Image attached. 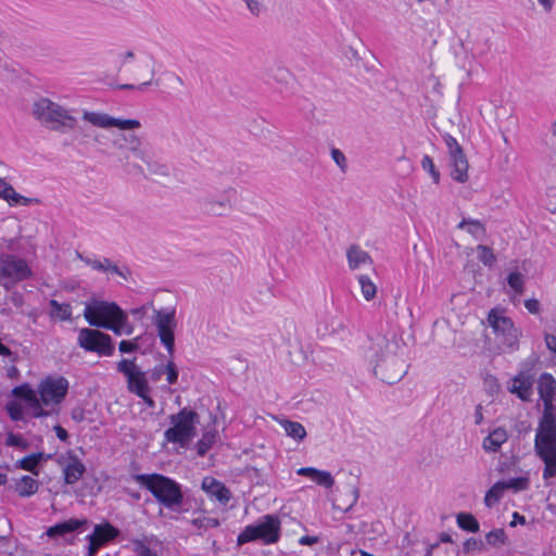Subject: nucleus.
<instances>
[{"instance_id":"nucleus-22","label":"nucleus","mask_w":556,"mask_h":556,"mask_svg":"<svg viewBox=\"0 0 556 556\" xmlns=\"http://www.w3.org/2000/svg\"><path fill=\"white\" fill-rule=\"evenodd\" d=\"M448 165L451 167V177L460 184H464L468 180V160L463 152L459 154H453L448 156Z\"/></svg>"},{"instance_id":"nucleus-5","label":"nucleus","mask_w":556,"mask_h":556,"mask_svg":"<svg viewBox=\"0 0 556 556\" xmlns=\"http://www.w3.org/2000/svg\"><path fill=\"white\" fill-rule=\"evenodd\" d=\"M280 538V520L275 515H264L255 523L247 526L238 535L237 543L243 545L260 540L264 544L278 542Z\"/></svg>"},{"instance_id":"nucleus-47","label":"nucleus","mask_w":556,"mask_h":556,"mask_svg":"<svg viewBox=\"0 0 556 556\" xmlns=\"http://www.w3.org/2000/svg\"><path fill=\"white\" fill-rule=\"evenodd\" d=\"M442 138L447 148L448 156L457 153L459 154L460 152L464 151L462 146L457 142V140L450 134H444Z\"/></svg>"},{"instance_id":"nucleus-32","label":"nucleus","mask_w":556,"mask_h":556,"mask_svg":"<svg viewBox=\"0 0 556 556\" xmlns=\"http://www.w3.org/2000/svg\"><path fill=\"white\" fill-rule=\"evenodd\" d=\"M204 205L208 213L217 216L225 214L231 207L230 201L226 198L222 200L205 199Z\"/></svg>"},{"instance_id":"nucleus-64","label":"nucleus","mask_w":556,"mask_h":556,"mask_svg":"<svg viewBox=\"0 0 556 556\" xmlns=\"http://www.w3.org/2000/svg\"><path fill=\"white\" fill-rule=\"evenodd\" d=\"M545 343L547 349L556 354V336L555 334H545Z\"/></svg>"},{"instance_id":"nucleus-62","label":"nucleus","mask_w":556,"mask_h":556,"mask_svg":"<svg viewBox=\"0 0 556 556\" xmlns=\"http://www.w3.org/2000/svg\"><path fill=\"white\" fill-rule=\"evenodd\" d=\"M125 167L128 173L140 174V175L144 174L143 167L141 165L135 164V163H129L128 156L125 157Z\"/></svg>"},{"instance_id":"nucleus-43","label":"nucleus","mask_w":556,"mask_h":556,"mask_svg":"<svg viewBox=\"0 0 556 556\" xmlns=\"http://www.w3.org/2000/svg\"><path fill=\"white\" fill-rule=\"evenodd\" d=\"M421 167L430 174L435 184L440 181V172L435 168L433 160L429 155H424L421 160Z\"/></svg>"},{"instance_id":"nucleus-27","label":"nucleus","mask_w":556,"mask_h":556,"mask_svg":"<svg viewBox=\"0 0 556 556\" xmlns=\"http://www.w3.org/2000/svg\"><path fill=\"white\" fill-rule=\"evenodd\" d=\"M51 454H45L42 452L33 453L27 455L21 459H18L15 464L16 468L30 471L34 475H38L37 467L39 463L43 459H50Z\"/></svg>"},{"instance_id":"nucleus-25","label":"nucleus","mask_w":556,"mask_h":556,"mask_svg":"<svg viewBox=\"0 0 556 556\" xmlns=\"http://www.w3.org/2000/svg\"><path fill=\"white\" fill-rule=\"evenodd\" d=\"M88 523L87 519H68L66 521L56 523L52 527H50L47 530V535L50 538H58L63 536L66 533L74 532L75 530L79 529L81 526H85Z\"/></svg>"},{"instance_id":"nucleus-26","label":"nucleus","mask_w":556,"mask_h":556,"mask_svg":"<svg viewBox=\"0 0 556 556\" xmlns=\"http://www.w3.org/2000/svg\"><path fill=\"white\" fill-rule=\"evenodd\" d=\"M536 455L543 460V478L545 480L556 477V447L535 451Z\"/></svg>"},{"instance_id":"nucleus-31","label":"nucleus","mask_w":556,"mask_h":556,"mask_svg":"<svg viewBox=\"0 0 556 556\" xmlns=\"http://www.w3.org/2000/svg\"><path fill=\"white\" fill-rule=\"evenodd\" d=\"M50 317L60 320L72 319V306L68 303H59L56 300H50Z\"/></svg>"},{"instance_id":"nucleus-13","label":"nucleus","mask_w":556,"mask_h":556,"mask_svg":"<svg viewBox=\"0 0 556 556\" xmlns=\"http://www.w3.org/2000/svg\"><path fill=\"white\" fill-rule=\"evenodd\" d=\"M556 447V415L554 410H544L534 440V450Z\"/></svg>"},{"instance_id":"nucleus-12","label":"nucleus","mask_w":556,"mask_h":556,"mask_svg":"<svg viewBox=\"0 0 556 556\" xmlns=\"http://www.w3.org/2000/svg\"><path fill=\"white\" fill-rule=\"evenodd\" d=\"M68 381L64 377H47L38 386V393L43 405H59L66 396Z\"/></svg>"},{"instance_id":"nucleus-28","label":"nucleus","mask_w":556,"mask_h":556,"mask_svg":"<svg viewBox=\"0 0 556 556\" xmlns=\"http://www.w3.org/2000/svg\"><path fill=\"white\" fill-rule=\"evenodd\" d=\"M39 483L30 476H23L15 484V491L21 497H29L38 492Z\"/></svg>"},{"instance_id":"nucleus-61","label":"nucleus","mask_w":556,"mask_h":556,"mask_svg":"<svg viewBox=\"0 0 556 556\" xmlns=\"http://www.w3.org/2000/svg\"><path fill=\"white\" fill-rule=\"evenodd\" d=\"M0 355L9 357L12 363H16L18 361V355L16 353L12 352L1 341H0Z\"/></svg>"},{"instance_id":"nucleus-35","label":"nucleus","mask_w":556,"mask_h":556,"mask_svg":"<svg viewBox=\"0 0 556 556\" xmlns=\"http://www.w3.org/2000/svg\"><path fill=\"white\" fill-rule=\"evenodd\" d=\"M477 252H478V260L484 265V266H488V267H491L495 264L496 262V256L495 254L493 253L492 249L488 245H483V244H479L477 247Z\"/></svg>"},{"instance_id":"nucleus-34","label":"nucleus","mask_w":556,"mask_h":556,"mask_svg":"<svg viewBox=\"0 0 556 556\" xmlns=\"http://www.w3.org/2000/svg\"><path fill=\"white\" fill-rule=\"evenodd\" d=\"M357 279L364 299L366 301L374 300L377 294L376 283L367 275H359Z\"/></svg>"},{"instance_id":"nucleus-46","label":"nucleus","mask_w":556,"mask_h":556,"mask_svg":"<svg viewBox=\"0 0 556 556\" xmlns=\"http://www.w3.org/2000/svg\"><path fill=\"white\" fill-rule=\"evenodd\" d=\"M134 551L137 556H161L156 551L151 549L143 541H134Z\"/></svg>"},{"instance_id":"nucleus-38","label":"nucleus","mask_w":556,"mask_h":556,"mask_svg":"<svg viewBox=\"0 0 556 556\" xmlns=\"http://www.w3.org/2000/svg\"><path fill=\"white\" fill-rule=\"evenodd\" d=\"M485 541L491 546H500L506 543L507 536L503 529H494L486 533Z\"/></svg>"},{"instance_id":"nucleus-6","label":"nucleus","mask_w":556,"mask_h":556,"mask_svg":"<svg viewBox=\"0 0 556 556\" xmlns=\"http://www.w3.org/2000/svg\"><path fill=\"white\" fill-rule=\"evenodd\" d=\"M33 270L24 258L9 253H0V286L5 290L33 277Z\"/></svg>"},{"instance_id":"nucleus-19","label":"nucleus","mask_w":556,"mask_h":556,"mask_svg":"<svg viewBox=\"0 0 556 556\" xmlns=\"http://www.w3.org/2000/svg\"><path fill=\"white\" fill-rule=\"evenodd\" d=\"M142 141L134 132H118L112 140V146L117 150H129L136 157H143L144 151L141 149Z\"/></svg>"},{"instance_id":"nucleus-20","label":"nucleus","mask_w":556,"mask_h":556,"mask_svg":"<svg viewBox=\"0 0 556 556\" xmlns=\"http://www.w3.org/2000/svg\"><path fill=\"white\" fill-rule=\"evenodd\" d=\"M77 257L86 265L98 271H111L121 276L125 280H127V275H130V270L127 267L121 269L108 257H104L102 261H100L84 256L80 253L77 254Z\"/></svg>"},{"instance_id":"nucleus-58","label":"nucleus","mask_w":556,"mask_h":556,"mask_svg":"<svg viewBox=\"0 0 556 556\" xmlns=\"http://www.w3.org/2000/svg\"><path fill=\"white\" fill-rule=\"evenodd\" d=\"M245 3H247V7L249 9V11L253 14V15H260V13L262 12V9H263V4L261 1L258 0H243Z\"/></svg>"},{"instance_id":"nucleus-23","label":"nucleus","mask_w":556,"mask_h":556,"mask_svg":"<svg viewBox=\"0 0 556 556\" xmlns=\"http://www.w3.org/2000/svg\"><path fill=\"white\" fill-rule=\"evenodd\" d=\"M349 267L352 270L358 269L363 265L372 264L369 253L359 245L353 244L346 250Z\"/></svg>"},{"instance_id":"nucleus-45","label":"nucleus","mask_w":556,"mask_h":556,"mask_svg":"<svg viewBox=\"0 0 556 556\" xmlns=\"http://www.w3.org/2000/svg\"><path fill=\"white\" fill-rule=\"evenodd\" d=\"M7 446H14L21 450H26L29 446V443L24 440L21 435L15 434L13 432H9L5 439Z\"/></svg>"},{"instance_id":"nucleus-30","label":"nucleus","mask_w":556,"mask_h":556,"mask_svg":"<svg viewBox=\"0 0 556 556\" xmlns=\"http://www.w3.org/2000/svg\"><path fill=\"white\" fill-rule=\"evenodd\" d=\"M465 227H467V231L476 239H482L485 236V227L478 219L463 218L457 225V228L464 229Z\"/></svg>"},{"instance_id":"nucleus-57","label":"nucleus","mask_w":556,"mask_h":556,"mask_svg":"<svg viewBox=\"0 0 556 556\" xmlns=\"http://www.w3.org/2000/svg\"><path fill=\"white\" fill-rule=\"evenodd\" d=\"M118 321H121L123 327V332L126 336H130L134 332V326L130 324L127 314L123 311L118 316Z\"/></svg>"},{"instance_id":"nucleus-40","label":"nucleus","mask_w":556,"mask_h":556,"mask_svg":"<svg viewBox=\"0 0 556 556\" xmlns=\"http://www.w3.org/2000/svg\"><path fill=\"white\" fill-rule=\"evenodd\" d=\"M508 286L518 294L523 292V276L519 271H513L507 277Z\"/></svg>"},{"instance_id":"nucleus-53","label":"nucleus","mask_w":556,"mask_h":556,"mask_svg":"<svg viewBox=\"0 0 556 556\" xmlns=\"http://www.w3.org/2000/svg\"><path fill=\"white\" fill-rule=\"evenodd\" d=\"M331 157L342 173H345L348 170V161L344 153L341 150L332 148Z\"/></svg>"},{"instance_id":"nucleus-60","label":"nucleus","mask_w":556,"mask_h":556,"mask_svg":"<svg viewBox=\"0 0 556 556\" xmlns=\"http://www.w3.org/2000/svg\"><path fill=\"white\" fill-rule=\"evenodd\" d=\"M39 200L35 198H26L16 192V195L12 200V204L29 205L31 203H38Z\"/></svg>"},{"instance_id":"nucleus-59","label":"nucleus","mask_w":556,"mask_h":556,"mask_svg":"<svg viewBox=\"0 0 556 556\" xmlns=\"http://www.w3.org/2000/svg\"><path fill=\"white\" fill-rule=\"evenodd\" d=\"M525 307L528 309L531 314H539L541 311L540 302L536 299H528L525 301Z\"/></svg>"},{"instance_id":"nucleus-8","label":"nucleus","mask_w":556,"mask_h":556,"mask_svg":"<svg viewBox=\"0 0 556 556\" xmlns=\"http://www.w3.org/2000/svg\"><path fill=\"white\" fill-rule=\"evenodd\" d=\"M77 342L85 351L98 353L100 356H112L115 352L112 338L97 329H80Z\"/></svg>"},{"instance_id":"nucleus-9","label":"nucleus","mask_w":556,"mask_h":556,"mask_svg":"<svg viewBox=\"0 0 556 556\" xmlns=\"http://www.w3.org/2000/svg\"><path fill=\"white\" fill-rule=\"evenodd\" d=\"M488 321L503 346L510 350L518 348V332L510 318L492 309L488 315Z\"/></svg>"},{"instance_id":"nucleus-56","label":"nucleus","mask_w":556,"mask_h":556,"mask_svg":"<svg viewBox=\"0 0 556 556\" xmlns=\"http://www.w3.org/2000/svg\"><path fill=\"white\" fill-rule=\"evenodd\" d=\"M483 547V543L475 538L467 539L463 544V549L465 553H470L475 549H481Z\"/></svg>"},{"instance_id":"nucleus-11","label":"nucleus","mask_w":556,"mask_h":556,"mask_svg":"<svg viewBox=\"0 0 556 556\" xmlns=\"http://www.w3.org/2000/svg\"><path fill=\"white\" fill-rule=\"evenodd\" d=\"M122 312L123 309L115 302L93 299L85 304L84 317L90 326L94 327L93 321H112L118 317Z\"/></svg>"},{"instance_id":"nucleus-49","label":"nucleus","mask_w":556,"mask_h":556,"mask_svg":"<svg viewBox=\"0 0 556 556\" xmlns=\"http://www.w3.org/2000/svg\"><path fill=\"white\" fill-rule=\"evenodd\" d=\"M440 549H441V546H440L439 542L429 544L427 552H426V556H457V554H458V551L456 548H451V549L446 548L445 555H442Z\"/></svg>"},{"instance_id":"nucleus-37","label":"nucleus","mask_w":556,"mask_h":556,"mask_svg":"<svg viewBox=\"0 0 556 556\" xmlns=\"http://www.w3.org/2000/svg\"><path fill=\"white\" fill-rule=\"evenodd\" d=\"M148 167L150 174L166 176L168 174V168L164 164H160L157 162H153L144 152L143 157H139Z\"/></svg>"},{"instance_id":"nucleus-15","label":"nucleus","mask_w":556,"mask_h":556,"mask_svg":"<svg viewBox=\"0 0 556 556\" xmlns=\"http://www.w3.org/2000/svg\"><path fill=\"white\" fill-rule=\"evenodd\" d=\"M118 535L119 530L108 521L96 525L93 532L87 535L89 541L87 556H94L103 545L115 540Z\"/></svg>"},{"instance_id":"nucleus-16","label":"nucleus","mask_w":556,"mask_h":556,"mask_svg":"<svg viewBox=\"0 0 556 556\" xmlns=\"http://www.w3.org/2000/svg\"><path fill=\"white\" fill-rule=\"evenodd\" d=\"M533 382L534 379L531 370H522L511 378L507 389L510 393L516 394L521 401L528 402L531 400Z\"/></svg>"},{"instance_id":"nucleus-55","label":"nucleus","mask_w":556,"mask_h":556,"mask_svg":"<svg viewBox=\"0 0 556 556\" xmlns=\"http://www.w3.org/2000/svg\"><path fill=\"white\" fill-rule=\"evenodd\" d=\"M34 390L27 384H21L18 387H15L12 391V393L20 399H23L24 401H27L28 396L31 394Z\"/></svg>"},{"instance_id":"nucleus-10","label":"nucleus","mask_w":556,"mask_h":556,"mask_svg":"<svg viewBox=\"0 0 556 556\" xmlns=\"http://www.w3.org/2000/svg\"><path fill=\"white\" fill-rule=\"evenodd\" d=\"M117 371L123 374L127 379V389L137 396H143L146 391H150L146 372L136 364V358H123L117 363Z\"/></svg>"},{"instance_id":"nucleus-4","label":"nucleus","mask_w":556,"mask_h":556,"mask_svg":"<svg viewBox=\"0 0 556 556\" xmlns=\"http://www.w3.org/2000/svg\"><path fill=\"white\" fill-rule=\"evenodd\" d=\"M169 420L173 426L164 432V438L167 442L178 443L184 446L195 437V426L200 421L197 412L184 407L177 414L170 415Z\"/></svg>"},{"instance_id":"nucleus-29","label":"nucleus","mask_w":556,"mask_h":556,"mask_svg":"<svg viewBox=\"0 0 556 556\" xmlns=\"http://www.w3.org/2000/svg\"><path fill=\"white\" fill-rule=\"evenodd\" d=\"M280 426L283 428L288 437L296 441H302L306 437V430L304 426L298 421L282 419L280 420Z\"/></svg>"},{"instance_id":"nucleus-39","label":"nucleus","mask_w":556,"mask_h":556,"mask_svg":"<svg viewBox=\"0 0 556 556\" xmlns=\"http://www.w3.org/2000/svg\"><path fill=\"white\" fill-rule=\"evenodd\" d=\"M500 482L503 483V490L514 489L515 491H523L529 486V479L526 477L511 478Z\"/></svg>"},{"instance_id":"nucleus-63","label":"nucleus","mask_w":556,"mask_h":556,"mask_svg":"<svg viewBox=\"0 0 556 556\" xmlns=\"http://www.w3.org/2000/svg\"><path fill=\"white\" fill-rule=\"evenodd\" d=\"M26 405L33 409L39 404H42L40 396L38 397L35 391L31 392V394L28 396L27 401H25Z\"/></svg>"},{"instance_id":"nucleus-52","label":"nucleus","mask_w":556,"mask_h":556,"mask_svg":"<svg viewBox=\"0 0 556 556\" xmlns=\"http://www.w3.org/2000/svg\"><path fill=\"white\" fill-rule=\"evenodd\" d=\"M5 409L10 416V418L14 421H20L23 419V408L16 402H10L7 404Z\"/></svg>"},{"instance_id":"nucleus-3","label":"nucleus","mask_w":556,"mask_h":556,"mask_svg":"<svg viewBox=\"0 0 556 556\" xmlns=\"http://www.w3.org/2000/svg\"><path fill=\"white\" fill-rule=\"evenodd\" d=\"M33 114L40 123L61 132L73 130L77 125V119L66 109L48 98H41L34 103Z\"/></svg>"},{"instance_id":"nucleus-41","label":"nucleus","mask_w":556,"mask_h":556,"mask_svg":"<svg viewBox=\"0 0 556 556\" xmlns=\"http://www.w3.org/2000/svg\"><path fill=\"white\" fill-rule=\"evenodd\" d=\"M191 522L194 527H197L200 530H204V531L207 530L208 528H216L220 525V522L217 518H212V517H206V516L194 518V519H192Z\"/></svg>"},{"instance_id":"nucleus-54","label":"nucleus","mask_w":556,"mask_h":556,"mask_svg":"<svg viewBox=\"0 0 556 556\" xmlns=\"http://www.w3.org/2000/svg\"><path fill=\"white\" fill-rule=\"evenodd\" d=\"M164 372L166 374V379L169 384H175L178 380V369L174 362H168L166 366H164Z\"/></svg>"},{"instance_id":"nucleus-51","label":"nucleus","mask_w":556,"mask_h":556,"mask_svg":"<svg viewBox=\"0 0 556 556\" xmlns=\"http://www.w3.org/2000/svg\"><path fill=\"white\" fill-rule=\"evenodd\" d=\"M140 337H136L132 340H123L118 344V350L121 353H134L139 350Z\"/></svg>"},{"instance_id":"nucleus-24","label":"nucleus","mask_w":556,"mask_h":556,"mask_svg":"<svg viewBox=\"0 0 556 556\" xmlns=\"http://www.w3.org/2000/svg\"><path fill=\"white\" fill-rule=\"evenodd\" d=\"M507 440V431L504 428L498 427L483 439L482 447L488 453H496Z\"/></svg>"},{"instance_id":"nucleus-7","label":"nucleus","mask_w":556,"mask_h":556,"mask_svg":"<svg viewBox=\"0 0 556 556\" xmlns=\"http://www.w3.org/2000/svg\"><path fill=\"white\" fill-rule=\"evenodd\" d=\"M152 324L155 326L161 343L169 356L175 351V329L177 327L176 309L174 307L153 308Z\"/></svg>"},{"instance_id":"nucleus-21","label":"nucleus","mask_w":556,"mask_h":556,"mask_svg":"<svg viewBox=\"0 0 556 556\" xmlns=\"http://www.w3.org/2000/svg\"><path fill=\"white\" fill-rule=\"evenodd\" d=\"M67 464L63 468L64 481L66 484L76 483L85 473L86 467L72 451L66 454Z\"/></svg>"},{"instance_id":"nucleus-2","label":"nucleus","mask_w":556,"mask_h":556,"mask_svg":"<svg viewBox=\"0 0 556 556\" xmlns=\"http://www.w3.org/2000/svg\"><path fill=\"white\" fill-rule=\"evenodd\" d=\"M134 480L144 486L167 509L179 511L184 493L178 482L161 473H137Z\"/></svg>"},{"instance_id":"nucleus-50","label":"nucleus","mask_w":556,"mask_h":556,"mask_svg":"<svg viewBox=\"0 0 556 556\" xmlns=\"http://www.w3.org/2000/svg\"><path fill=\"white\" fill-rule=\"evenodd\" d=\"M93 323H94V327L111 330L116 336L124 334V332L122 330L123 329L122 324H121V321H118V317H116L114 320L109 321V323H98V321L97 323L93 321Z\"/></svg>"},{"instance_id":"nucleus-17","label":"nucleus","mask_w":556,"mask_h":556,"mask_svg":"<svg viewBox=\"0 0 556 556\" xmlns=\"http://www.w3.org/2000/svg\"><path fill=\"white\" fill-rule=\"evenodd\" d=\"M201 486L210 498L216 500L220 505H227L231 498L230 490L214 477H205Z\"/></svg>"},{"instance_id":"nucleus-42","label":"nucleus","mask_w":556,"mask_h":556,"mask_svg":"<svg viewBox=\"0 0 556 556\" xmlns=\"http://www.w3.org/2000/svg\"><path fill=\"white\" fill-rule=\"evenodd\" d=\"M215 441V434L207 432L204 433L202 439L199 440L197 444V452L200 456H204L207 451L212 447L213 443Z\"/></svg>"},{"instance_id":"nucleus-33","label":"nucleus","mask_w":556,"mask_h":556,"mask_svg":"<svg viewBox=\"0 0 556 556\" xmlns=\"http://www.w3.org/2000/svg\"><path fill=\"white\" fill-rule=\"evenodd\" d=\"M456 521H457L458 527L465 531L472 532V533L479 532V529H480L479 522L476 519V517L471 514L459 513L457 515Z\"/></svg>"},{"instance_id":"nucleus-14","label":"nucleus","mask_w":556,"mask_h":556,"mask_svg":"<svg viewBox=\"0 0 556 556\" xmlns=\"http://www.w3.org/2000/svg\"><path fill=\"white\" fill-rule=\"evenodd\" d=\"M83 119L99 128L117 127L122 130H130L141 126L138 119L116 118L109 114L93 111H84Z\"/></svg>"},{"instance_id":"nucleus-44","label":"nucleus","mask_w":556,"mask_h":556,"mask_svg":"<svg viewBox=\"0 0 556 556\" xmlns=\"http://www.w3.org/2000/svg\"><path fill=\"white\" fill-rule=\"evenodd\" d=\"M16 195L15 189L7 182L3 178H0V198L12 204V200Z\"/></svg>"},{"instance_id":"nucleus-36","label":"nucleus","mask_w":556,"mask_h":556,"mask_svg":"<svg viewBox=\"0 0 556 556\" xmlns=\"http://www.w3.org/2000/svg\"><path fill=\"white\" fill-rule=\"evenodd\" d=\"M503 483L497 481L486 493L484 496V504L488 507H492L494 504H496L501 497L503 496Z\"/></svg>"},{"instance_id":"nucleus-18","label":"nucleus","mask_w":556,"mask_h":556,"mask_svg":"<svg viewBox=\"0 0 556 556\" xmlns=\"http://www.w3.org/2000/svg\"><path fill=\"white\" fill-rule=\"evenodd\" d=\"M538 392L543 401L544 410H554L553 401L556 394V380L553 375L543 372L538 381Z\"/></svg>"},{"instance_id":"nucleus-48","label":"nucleus","mask_w":556,"mask_h":556,"mask_svg":"<svg viewBox=\"0 0 556 556\" xmlns=\"http://www.w3.org/2000/svg\"><path fill=\"white\" fill-rule=\"evenodd\" d=\"M313 481H315L318 485L325 486L327 489L331 488L334 484V480L329 471L318 470V473L314 476Z\"/></svg>"},{"instance_id":"nucleus-1","label":"nucleus","mask_w":556,"mask_h":556,"mask_svg":"<svg viewBox=\"0 0 556 556\" xmlns=\"http://www.w3.org/2000/svg\"><path fill=\"white\" fill-rule=\"evenodd\" d=\"M370 350L372 354L369 357L375 363L374 372L380 380L393 384L406 375L402 340L394 333L391 337L377 336Z\"/></svg>"}]
</instances>
